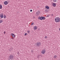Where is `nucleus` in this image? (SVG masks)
Returning a JSON list of instances; mask_svg holds the SVG:
<instances>
[{"label": "nucleus", "instance_id": "1", "mask_svg": "<svg viewBox=\"0 0 60 60\" xmlns=\"http://www.w3.org/2000/svg\"><path fill=\"white\" fill-rule=\"evenodd\" d=\"M55 22H59L60 21V18L58 17H57L55 18Z\"/></svg>", "mask_w": 60, "mask_h": 60}, {"label": "nucleus", "instance_id": "2", "mask_svg": "<svg viewBox=\"0 0 60 60\" xmlns=\"http://www.w3.org/2000/svg\"><path fill=\"white\" fill-rule=\"evenodd\" d=\"M38 19H40V20H44L45 19V17H38Z\"/></svg>", "mask_w": 60, "mask_h": 60}, {"label": "nucleus", "instance_id": "3", "mask_svg": "<svg viewBox=\"0 0 60 60\" xmlns=\"http://www.w3.org/2000/svg\"><path fill=\"white\" fill-rule=\"evenodd\" d=\"M13 58V56L12 55H11L9 56L8 59V60H10V59H12Z\"/></svg>", "mask_w": 60, "mask_h": 60}, {"label": "nucleus", "instance_id": "4", "mask_svg": "<svg viewBox=\"0 0 60 60\" xmlns=\"http://www.w3.org/2000/svg\"><path fill=\"white\" fill-rule=\"evenodd\" d=\"M36 46H38V47H40L41 45V43L40 42H38L35 44Z\"/></svg>", "mask_w": 60, "mask_h": 60}, {"label": "nucleus", "instance_id": "5", "mask_svg": "<svg viewBox=\"0 0 60 60\" xmlns=\"http://www.w3.org/2000/svg\"><path fill=\"white\" fill-rule=\"evenodd\" d=\"M46 52V50L45 49H43L41 51V53L42 54H44Z\"/></svg>", "mask_w": 60, "mask_h": 60}, {"label": "nucleus", "instance_id": "6", "mask_svg": "<svg viewBox=\"0 0 60 60\" xmlns=\"http://www.w3.org/2000/svg\"><path fill=\"white\" fill-rule=\"evenodd\" d=\"M3 15L4 14L2 13L0 14V16L1 18V19H2V18H3Z\"/></svg>", "mask_w": 60, "mask_h": 60}, {"label": "nucleus", "instance_id": "7", "mask_svg": "<svg viewBox=\"0 0 60 60\" xmlns=\"http://www.w3.org/2000/svg\"><path fill=\"white\" fill-rule=\"evenodd\" d=\"M11 35L12 36V37H15L16 36L15 35V34H14L12 33H11Z\"/></svg>", "mask_w": 60, "mask_h": 60}, {"label": "nucleus", "instance_id": "8", "mask_svg": "<svg viewBox=\"0 0 60 60\" xmlns=\"http://www.w3.org/2000/svg\"><path fill=\"white\" fill-rule=\"evenodd\" d=\"M4 4L5 5H7L8 4V3L7 1H6L4 2Z\"/></svg>", "mask_w": 60, "mask_h": 60}, {"label": "nucleus", "instance_id": "9", "mask_svg": "<svg viewBox=\"0 0 60 60\" xmlns=\"http://www.w3.org/2000/svg\"><path fill=\"white\" fill-rule=\"evenodd\" d=\"M52 5L54 7H55L56 6V3H53Z\"/></svg>", "mask_w": 60, "mask_h": 60}, {"label": "nucleus", "instance_id": "10", "mask_svg": "<svg viewBox=\"0 0 60 60\" xmlns=\"http://www.w3.org/2000/svg\"><path fill=\"white\" fill-rule=\"evenodd\" d=\"M34 30H36L37 29V26H35L34 27Z\"/></svg>", "mask_w": 60, "mask_h": 60}, {"label": "nucleus", "instance_id": "11", "mask_svg": "<svg viewBox=\"0 0 60 60\" xmlns=\"http://www.w3.org/2000/svg\"><path fill=\"white\" fill-rule=\"evenodd\" d=\"M45 8L47 10H48V9H49V7L48 6H45Z\"/></svg>", "mask_w": 60, "mask_h": 60}, {"label": "nucleus", "instance_id": "12", "mask_svg": "<svg viewBox=\"0 0 60 60\" xmlns=\"http://www.w3.org/2000/svg\"><path fill=\"white\" fill-rule=\"evenodd\" d=\"M2 9V5L0 4V9Z\"/></svg>", "mask_w": 60, "mask_h": 60}, {"label": "nucleus", "instance_id": "13", "mask_svg": "<svg viewBox=\"0 0 60 60\" xmlns=\"http://www.w3.org/2000/svg\"><path fill=\"white\" fill-rule=\"evenodd\" d=\"M3 17L4 19H5L6 18V16L5 15H4L3 16Z\"/></svg>", "mask_w": 60, "mask_h": 60}, {"label": "nucleus", "instance_id": "14", "mask_svg": "<svg viewBox=\"0 0 60 60\" xmlns=\"http://www.w3.org/2000/svg\"><path fill=\"white\" fill-rule=\"evenodd\" d=\"M56 57H57V56H56V55H55L54 56V58H56Z\"/></svg>", "mask_w": 60, "mask_h": 60}, {"label": "nucleus", "instance_id": "15", "mask_svg": "<svg viewBox=\"0 0 60 60\" xmlns=\"http://www.w3.org/2000/svg\"><path fill=\"white\" fill-rule=\"evenodd\" d=\"M53 2H57V1L56 0H53Z\"/></svg>", "mask_w": 60, "mask_h": 60}, {"label": "nucleus", "instance_id": "16", "mask_svg": "<svg viewBox=\"0 0 60 60\" xmlns=\"http://www.w3.org/2000/svg\"><path fill=\"white\" fill-rule=\"evenodd\" d=\"M3 20H0V23H2L3 22Z\"/></svg>", "mask_w": 60, "mask_h": 60}, {"label": "nucleus", "instance_id": "17", "mask_svg": "<svg viewBox=\"0 0 60 60\" xmlns=\"http://www.w3.org/2000/svg\"><path fill=\"white\" fill-rule=\"evenodd\" d=\"M34 25V23H32L31 24V26H33V25Z\"/></svg>", "mask_w": 60, "mask_h": 60}, {"label": "nucleus", "instance_id": "18", "mask_svg": "<svg viewBox=\"0 0 60 60\" xmlns=\"http://www.w3.org/2000/svg\"><path fill=\"white\" fill-rule=\"evenodd\" d=\"M27 34H27V33H25V34H24V35H25V36H26V35H27Z\"/></svg>", "mask_w": 60, "mask_h": 60}, {"label": "nucleus", "instance_id": "19", "mask_svg": "<svg viewBox=\"0 0 60 60\" xmlns=\"http://www.w3.org/2000/svg\"><path fill=\"white\" fill-rule=\"evenodd\" d=\"M27 32L28 33V34H29L30 33V31H27Z\"/></svg>", "mask_w": 60, "mask_h": 60}, {"label": "nucleus", "instance_id": "20", "mask_svg": "<svg viewBox=\"0 0 60 60\" xmlns=\"http://www.w3.org/2000/svg\"><path fill=\"white\" fill-rule=\"evenodd\" d=\"M45 11H46V12H48V10H47V9H46L45 10Z\"/></svg>", "mask_w": 60, "mask_h": 60}, {"label": "nucleus", "instance_id": "21", "mask_svg": "<svg viewBox=\"0 0 60 60\" xmlns=\"http://www.w3.org/2000/svg\"><path fill=\"white\" fill-rule=\"evenodd\" d=\"M45 39H47V37L46 36H45Z\"/></svg>", "mask_w": 60, "mask_h": 60}, {"label": "nucleus", "instance_id": "22", "mask_svg": "<svg viewBox=\"0 0 60 60\" xmlns=\"http://www.w3.org/2000/svg\"><path fill=\"white\" fill-rule=\"evenodd\" d=\"M6 33V31H4V34H5V33Z\"/></svg>", "mask_w": 60, "mask_h": 60}, {"label": "nucleus", "instance_id": "23", "mask_svg": "<svg viewBox=\"0 0 60 60\" xmlns=\"http://www.w3.org/2000/svg\"><path fill=\"white\" fill-rule=\"evenodd\" d=\"M49 15H48L47 16V17H49Z\"/></svg>", "mask_w": 60, "mask_h": 60}, {"label": "nucleus", "instance_id": "24", "mask_svg": "<svg viewBox=\"0 0 60 60\" xmlns=\"http://www.w3.org/2000/svg\"><path fill=\"white\" fill-rule=\"evenodd\" d=\"M32 11H32V10L31 9L30 10V12H32Z\"/></svg>", "mask_w": 60, "mask_h": 60}, {"label": "nucleus", "instance_id": "25", "mask_svg": "<svg viewBox=\"0 0 60 60\" xmlns=\"http://www.w3.org/2000/svg\"><path fill=\"white\" fill-rule=\"evenodd\" d=\"M19 52H17V54H19Z\"/></svg>", "mask_w": 60, "mask_h": 60}, {"label": "nucleus", "instance_id": "26", "mask_svg": "<svg viewBox=\"0 0 60 60\" xmlns=\"http://www.w3.org/2000/svg\"><path fill=\"white\" fill-rule=\"evenodd\" d=\"M13 38H11V39H12V40H13Z\"/></svg>", "mask_w": 60, "mask_h": 60}, {"label": "nucleus", "instance_id": "27", "mask_svg": "<svg viewBox=\"0 0 60 60\" xmlns=\"http://www.w3.org/2000/svg\"><path fill=\"white\" fill-rule=\"evenodd\" d=\"M51 15L52 16H53V14H52Z\"/></svg>", "mask_w": 60, "mask_h": 60}, {"label": "nucleus", "instance_id": "28", "mask_svg": "<svg viewBox=\"0 0 60 60\" xmlns=\"http://www.w3.org/2000/svg\"><path fill=\"white\" fill-rule=\"evenodd\" d=\"M59 31H60V28H59Z\"/></svg>", "mask_w": 60, "mask_h": 60}, {"label": "nucleus", "instance_id": "29", "mask_svg": "<svg viewBox=\"0 0 60 60\" xmlns=\"http://www.w3.org/2000/svg\"><path fill=\"white\" fill-rule=\"evenodd\" d=\"M35 17H33V19H34V18H35Z\"/></svg>", "mask_w": 60, "mask_h": 60}]
</instances>
